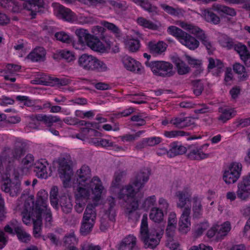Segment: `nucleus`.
Segmentation results:
<instances>
[{
    "label": "nucleus",
    "mask_w": 250,
    "mask_h": 250,
    "mask_svg": "<svg viewBox=\"0 0 250 250\" xmlns=\"http://www.w3.org/2000/svg\"><path fill=\"white\" fill-rule=\"evenodd\" d=\"M150 174L149 169H142L136 174L131 184L123 187L120 190L119 198L127 203L125 212L129 219L136 220L139 217L137 212L139 202L136 197L140 194L139 191L147 182Z\"/></svg>",
    "instance_id": "obj_1"
},
{
    "label": "nucleus",
    "mask_w": 250,
    "mask_h": 250,
    "mask_svg": "<svg viewBox=\"0 0 250 250\" xmlns=\"http://www.w3.org/2000/svg\"><path fill=\"white\" fill-rule=\"evenodd\" d=\"M104 190L102 182L98 176H94L89 183L82 181L78 183L75 191V199L88 201L91 194L93 195V200L99 201Z\"/></svg>",
    "instance_id": "obj_2"
},
{
    "label": "nucleus",
    "mask_w": 250,
    "mask_h": 250,
    "mask_svg": "<svg viewBox=\"0 0 250 250\" xmlns=\"http://www.w3.org/2000/svg\"><path fill=\"white\" fill-rule=\"evenodd\" d=\"M163 234V229L157 228L148 229L147 215H144L143 216L139 238L143 242L146 248L155 249L160 243Z\"/></svg>",
    "instance_id": "obj_3"
},
{
    "label": "nucleus",
    "mask_w": 250,
    "mask_h": 250,
    "mask_svg": "<svg viewBox=\"0 0 250 250\" xmlns=\"http://www.w3.org/2000/svg\"><path fill=\"white\" fill-rule=\"evenodd\" d=\"M47 199L48 194L45 190H41L38 192L34 212L37 219L39 216V219L42 220V216H43L45 226L50 228L52 226V215L50 208H48Z\"/></svg>",
    "instance_id": "obj_4"
},
{
    "label": "nucleus",
    "mask_w": 250,
    "mask_h": 250,
    "mask_svg": "<svg viewBox=\"0 0 250 250\" xmlns=\"http://www.w3.org/2000/svg\"><path fill=\"white\" fill-rule=\"evenodd\" d=\"M78 64L87 71L104 72L109 70L107 65L96 57L87 54H82L78 59Z\"/></svg>",
    "instance_id": "obj_5"
},
{
    "label": "nucleus",
    "mask_w": 250,
    "mask_h": 250,
    "mask_svg": "<svg viewBox=\"0 0 250 250\" xmlns=\"http://www.w3.org/2000/svg\"><path fill=\"white\" fill-rule=\"evenodd\" d=\"M25 152L24 145L21 143L16 144L14 147L11 149L5 147L2 152V157L6 171H9L16 160L20 159Z\"/></svg>",
    "instance_id": "obj_6"
},
{
    "label": "nucleus",
    "mask_w": 250,
    "mask_h": 250,
    "mask_svg": "<svg viewBox=\"0 0 250 250\" xmlns=\"http://www.w3.org/2000/svg\"><path fill=\"white\" fill-rule=\"evenodd\" d=\"M96 206V204L89 203L86 207L80 229L81 232L83 235L89 233L95 224L97 217Z\"/></svg>",
    "instance_id": "obj_7"
},
{
    "label": "nucleus",
    "mask_w": 250,
    "mask_h": 250,
    "mask_svg": "<svg viewBox=\"0 0 250 250\" xmlns=\"http://www.w3.org/2000/svg\"><path fill=\"white\" fill-rule=\"evenodd\" d=\"M8 172L6 171V172L4 173L3 171L0 173V182H3L1 189L4 192L8 193L10 196H17L21 191V182L17 178L12 181Z\"/></svg>",
    "instance_id": "obj_8"
},
{
    "label": "nucleus",
    "mask_w": 250,
    "mask_h": 250,
    "mask_svg": "<svg viewBox=\"0 0 250 250\" xmlns=\"http://www.w3.org/2000/svg\"><path fill=\"white\" fill-rule=\"evenodd\" d=\"M21 200H24L22 208L18 207L19 209H21V215L23 222L28 225L30 224L31 218L36 219V213L35 212V205H34V196L30 195L25 197L22 195L20 198Z\"/></svg>",
    "instance_id": "obj_9"
},
{
    "label": "nucleus",
    "mask_w": 250,
    "mask_h": 250,
    "mask_svg": "<svg viewBox=\"0 0 250 250\" xmlns=\"http://www.w3.org/2000/svg\"><path fill=\"white\" fill-rule=\"evenodd\" d=\"M152 72L156 75L162 77H170L173 74V65L170 63L165 61H154L145 62Z\"/></svg>",
    "instance_id": "obj_10"
},
{
    "label": "nucleus",
    "mask_w": 250,
    "mask_h": 250,
    "mask_svg": "<svg viewBox=\"0 0 250 250\" xmlns=\"http://www.w3.org/2000/svg\"><path fill=\"white\" fill-rule=\"evenodd\" d=\"M58 172L65 187L69 182L73 174L72 162L69 156L61 157L58 160Z\"/></svg>",
    "instance_id": "obj_11"
},
{
    "label": "nucleus",
    "mask_w": 250,
    "mask_h": 250,
    "mask_svg": "<svg viewBox=\"0 0 250 250\" xmlns=\"http://www.w3.org/2000/svg\"><path fill=\"white\" fill-rule=\"evenodd\" d=\"M115 205V199L112 197L107 198L105 207H107L104 214L101 218L100 229L102 231L105 230L109 227V222L114 221L115 218V211L113 208Z\"/></svg>",
    "instance_id": "obj_12"
},
{
    "label": "nucleus",
    "mask_w": 250,
    "mask_h": 250,
    "mask_svg": "<svg viewBox=\"0 0 250 250\" xmlns=\"http://www.w3.org/2000/svg\"><path fill=\"white\" fill-rule=\"evenodd\" d=\"M242 165L238 162L231 163L224 171L223 179L227 184H233L239 178Z\"/></svg>",
    "instance_id": "obj_13"
},
{
    "label": "nucleus",
    "mask_w": 250,
    "mask_h": 250,
    "mask_svg": "<svg viewBox=\"0 0 250 250\" xmlns=\"http://www.w3.org/2000/svg\"><path fill=\"white\" fill-rule=\"evenodd\" d=\"M191 189L188 187H185L182 190L177 191L175 197L177 199L176 206L180 209H185L187 207H191L187 204L191 201Z\"/></svg>",
    "instance_id": "obj_14"
},
{
    "label": "nucleus",
    "mask_w": 250,
    "mask_h": 250,
    "mask_svg": "<svg viewBox=\"0 0 250 250\" xmlns=\"http://www.w3.org/2000/svg\"><path fill=\"white\" fill-rule=\"evenodd\" d=\"M237 197L241 200H246L250 196V173L243 178L237 185Z\"/></svg>",
    "instance_id": "obj_15"
},
{
    "label": "nucleus",
    "mask_w": 250,
    "mask_h": 250,
    "mask_svg": "<svg viewBox=\"0 0 250 250\" xmlns=\"http://www.w3.org/2000/svg\"><path fill=\"white\" fill-rule=\"evenodd\" d=\"M205 146H208V144H205L202 146H198L195 145H192L188 147L187 157L191 160H201L208 158L209 154L204 153L203 148Z\"/></svg>",
    "instance_id": "obj_16"
},
{
    "label": "nucleus",
    "mask_w": 250,
    "mask_h": 250,
    "mask_svg": "<svg viewBox=\"0 0 250 250\" xmlns=\"http://www.w3.org/2000/svg\"><path fill=\"white\" fill-rule=\"evenodd\" d=\"M191 207H187L182 210L179 221V230L182 233H187L190 229Z\"/></svg>",
    "instance_id": "obj_17"
},
{
    "label": "nucleus",
    "mask_w": 250,
    "mask_h": 250,
    "mask_svg": "<svg viewBox=\"0 0 250 250\" xmlns=\"http://www.w3.org/2000/svg\"><path fill=\"white\" fill-rule=\"evenodd\" d=\"M122 62L124 67L128 71L137 74H142L144 71L141 63L129 56L124 57Z\"/></svg>",
    "instance_id": "obj_18"
},
{
    "label": "nucleus",
    "mask_w": 250,
    "mask_h": 250,
    "mask_svg": "<svg viewBox=\"0 0 250 250\" xmlns=\"http://www.w3.org/2000/svg\"><path fill=\"white\" fill-rule=\"evenodd\" d=\"M90 4L100 8L103 7L107 5L109 3L110 5L114 6L115 8L120 9L121 10H125L128 8V5L125 1L117 2L114 0L106 1L105 0H87Z\"/></svg>",
    "instance_id": "obj_19"
},
{
    "label": "nucleus",
    "mask_w": 250,
    "mask_h": 250,
    "mask_svg": "<svg viewBox=\"0 0 250 250\" xmlns=\"http://www.w3.org/2000/svg\"><path fill=\"white\" fill-rule=\"evenodd\" d=\"M137 238L132 234L125 236L118 244V250H136L137 249Z\"/></svg>",
    "instance_id": "obj_20"
},
{
    "label": "nucleus",
    "mask_w": 250,
    "mask_h": 250,
    "mask_svg": "<svg viewBox=\"0 0 250 250\" xmlns=\"http://www.w3.org/2000/svg\"><path fill=\"white\" fill-rule=\"evenodd\" d=\"M169 122L175 127L179 128H184L194 124L192 118L182 116L173 117L170 119Z\"/></svg>",
    "instance_id": "obj_21"
},
{
    "label": "nucleus",
    "mask_w": 250,
    "mask_h": 250,
    "mask_svg": "<svg viewBox=\"0 0 250 250\" xmlns=\"http://www.w3.org/2000/svg\"><path fill=\"white\" fill-rule=\"evenodd\" d=\"M137 6L141 7L144 10L147 12L151 15L158 14L159 9L157 6L151 3L149 0H130Z\"/></svg>",
    "instance_id": "obj_22"
},
{
    "label": "nucleus",
    "mask_w": 250,
    "mask_h": 250,
    "mask_svg": "<svg viewBox=\"0 0 250 250\" xmlns=\"http://www.w3.org/2000/svg\"><path fill=\"white\" fill-rule=\"evenodd\" d=\"M48 163L45 159H41L34 164L35 171L39 178L46 179L48 177L47 167Z\"/></svg>",
    "instance_id": "obj_23"
},
{
    "label": "nucleus",
    "mask_w": 250,
    "mask_h": 250,
    "mask_svg": "<svg viewBox=\"0 0 250 250\" xmlns=\"http://www.w3.org/2000/svg\"><path fill=\"white\" fill-rule=\"evenodd\" d=\"M179 42L191 50H195L200 45L199 42L195 37L191 36L186 32L185 33L184 35L183 36Z\"/></svg>",
    "instance_id": "obj_24"
},
{
    "label": "nucleus",
    "mask_w": 250,
    "mask_h": 250,
    "mask_svg": "<svg viewBox=\"0 0 250 250\" xmlns=\"http://www.w3.org/2000/svg\"><path fill=\"white\" fill-rule=\"evenodd\" d=\"M234 49L239 54L241 59L247 66H250V53L246 46L242 43L233 44Z\"/></svg>",
    "instance_id": "obj_25"
},
{
    "label": "nucleus",
    "mask_w": 250,
    "mask_h": 250,
    "mask_svg": "<svg viewBox=\"0 0 250 250\" xmlns=\"http://www.w3.org/2000/svg\"><path fill=\"white\" fill-rule=\"evenodd\" d=\"M176 24L191 34L195 36L197 38L198 37V36L200 35L204 32L198 26L187 21H178L176 22Z\"/></svg>",
    "instance_id": "obj_26"
},
{
    "label": "nucleus",
    "mask_w": 250,
    "mask_h": 250,
    "mask_svg": "<svg viewBox=\"0 0 250 250\" xmlns=\"http://www.w3.org/2000/svg\"><path fill=\"white\" fill-rule=\"evenodd\" d=\"M202 197L199 195H194L191 198L193 218H199L202 215Z\"/></svg>",
    "instance_id": "obj_27"
},
{
    "label": "nucleus",
    "mask_w": 250,
    "mask_h": 250,
    "mask_svg": "<svg viewBox=\"0 0 250 250\" xmlns=\"http://www.w3.org/2000/svg\"><path fill=\"white\" fill-rule=\"evenodd\" d=\"M69 80L67 79H60L50 76H46L45 80L41 81V84L50 86L66 85L69 83Z\"/></svg>",
    "instance_id": "obj_28"
},
{
    "label": "nucleus",
    "mask_w": 250,
    "mask_h": 250,
    "mask_svg": "<svg viewBox=\"0 0 250 250\" xmlns=\"http://www.w3.org/2000/svg\"><path fill=\"white\" fill-rule=\"evenodd\" d=\"M38 118L39 121L42 122L48 127H51L56 123H58L61 126L62 125L61 119L58 116L39 114Z\"/></svg>",
    "instance_id": "obj_29"
},
{
    "label": "nucleus",
    "mask_w": 250,
    "mask_h": 250,
    "mask_svg": "<svg viewBox=\"0 0 250 250\" xmlns=\"http://www.w3.org/2000/svg\"><path fill=\"white\" fill-rule=\"evenodd\" d=\"M169 147L168 157L170 158L184 154L187 150V148L178 142L171 143Z\"/></svg>",
    "instance_id": "obj_30"
},
{
    "label": "nucleus",
    "mask_w": 250,
    "mask_h": 250,
    "mask_svg": "<svg viewBox=\"0 0 250 250\" xmlns=\"http://www.w3.org/2000/svg\"><path fill=\"white\" fill-rule=\"evenodd\" d=\"M86 45L92 50L100 53H104L106 50V46L100 41L99 38L92 35L86 43Z\"/></svg>",
    "instance_id": "obj_31"
},
{
    "label": "nucleus",
    "mask_w": 250,
    "mask_h": 250,
    "mask_svg": "<svg viewBox=\"0 0 250 250\" xmlns=\"http://www.w3.org/2000/svg\"><path fill=\"white\" fill-rule=\"evenodd\" d=\"M147 46L151 53L160 55L166 50L167 44L163 41L157 42H149L147 43Z\"/></svg>",
    "instance_id": "obj_32"
},
{
    "label": "nucleus",
    "mask_w": 250,
    "mask_h": 250,
    "mask_svg": "<svg viewBox=\"0 0 250 250\" xmlns=\"http://www.w3.org/2000/svg\"><path fill=\"white\" fill-rule=\"evenodd\" d=\"M208 61V68L209 71L212 70L214 72V74L216 75H218L223 72L224 66L221 60L213 58H209Z\"/></svg>",
    "instance_id": "obj_33"
},
{
    "label": "nucleus",
    "mask_w": 250,
    "mask_h": 250,
    "mask_svg": "<svg viewBox=\"0 0 250 250\" xmlns=\"http://www.w3.org/2000/svg\"><path fill=\"white\" fill-rule=\"evenodd\" d=\"M58 11L62 18L66 21L73 22L77 19L76 15L70 9L62 5H58Z\"/></svg>",
    "instance_id": "obj_34"
},
{
    "label": "nucleus",
    "mask_w": 250,
    "mask_h": 250,
    "mask_svg": "<svg viewBox=\"0 0 250 250\" xmlns=\"http://www.w3.org/2000/svg\"><path fill=\"white\" fill-rule=\"evenodd\" d=\"M45 50L42 47L35 48L27 56V58L32 62H39L43 61L45 56Z\"/></svg>",
    "instance_id": "obj_35"
},
{
    "label": "nucleus",
    "mask_w": 250,
    "mask_h": 250,
    "mask_svg": "<svg viewBox=\"0 0 250 250\" xmlns=\"http://www.w3.org/2000/svg\"><path fill=\"white\" fill-rule=\"evenodd\" d=\"M76 174L78 177V183H81L82 181L87 183L90 181L89 179L91 177V170L87 166H83L80 169L77 170Z\"/></svg>",
    "instance_id": "obj_36"
},
{
    "label": "nucleus",
    "mask_w": 250,
    "mask_h": 250,
    "mask_svg": "<svg viewBox=\"0 0 250 250\" xmlns=\"http://www.w3.org/2000/svg\"><path fill=\"white\" fill-rule=\"evenodd\" d=\"M231 229V225L229 222L226 221L221 225H216V237L222 239L227 236Z\"/></svg>",
    "instance_id": "obj_37"
},
{
    "label": "nucleus",
    "mask_w": 250,
    "mask_h": 250,
    "mask_svg": "<svg viewBox=\"0 0 250 250\" xmlns=\"http://www.w3.org/2000/svg\"><path fill=\"white\" fill-rule=\"evenodd\" d=\"M212 10L218 13H223L229 16L234 17L236 15V12L234 8L223 5L220 4L214 3L212 5Z\"/></svg>",
    "instance_id": "obj_38"
},
{
    "label": "nucleus",
    "mask_w": 250,
    "mask_h": 250,
    "mask_svg": "<svg viewBox=\"0 0 250 250\" xmlns=\"http://www.w3.org/2000/svg\"><path fill=\"white\" fill-rule=\"evenodd\" d=\"M59 203L62 212L68 214L71 212L73 205L71 198L65 195L60 198Z\"/></svg>",
    "instance_id": "obj_39"
},
{
    "label": "nucleus",
    "mask_w": 250,
    "mask_h": 250,
    "mask_svg": "<svg viewBox=\"0 0 250 250\" xmlns=\"http://www.w3.org/2000/svg\"><path fill=\"white\" fill-rule=\"evenodd\" d=\"M201 16L208 21L214 24H218L220 21V18L209 9L201 10Z\"/></svg>",
    "instance_id": "obj_40"
},
{
    "label": "nucleus",
    "mask_w": 250,
    "mask_h": 250,
    "mask_svg": "<svg viewBox=\"0 0 250 250\" xmlns=\"http://www.w3.org/2000/svg\"><path fill=\"white\" fill-rule=\"evenodd\" d=\"M149 216L153 222L160 223L163 220L164 211L158 207H153L150 210Z\"/></svg>",
    "instance_id": "obj_41"
},
{
    "label": "nucleus",
    "mask_w": 250,
    "mask_h": 250,
    "mask_svg": "<svg viewBox=\"0 0 250 250\" xmlns=\"http://www.w3.org/2000/svg\"><path fill=\"white\" fill-rule=\"evenodd\" d=\"M22 228L21 224L16 220H12L5 226L4 230L10 234H14Z\"/></svg>",
    "instance_id": "obj_42"
},
{
    "label": "nucleus",
    "mask_w": 250,
    "mask_h": 250,
    "mask_svg": "<svg viewBox=\"0 0 250 250\" xmlns=\"http://www.w3.org/2000/svg\"><path fill=\"white\" fill-rule=\"evenodd\" d=\"M75 34L78 38L79 42L82 44L86 43L92 36L87 30L83 28L76 29Z\"/></svg>",
    "instance_id": "obj_43"
},
{
    "label": "nucleus",
    "mask_w": 250,
    "mask_h": 250,
    "mask_svg": "<svg viewBox=\"0 0 250 250\" xmlns=\"http://www.w3.org/2000/svg\"><path fill=\"white\" fill-rule=\"evenodd\" d=\"M219 112L220 113V115L218 117V120L224 123L229 120L235 115L234 110L232 109L220 108Z\"/></svg>",
    "instance_id": "obj_44"
},
{
    "label": "nucleus",
    "mask_w": 250,
    "mask_h": 250,
    "mask_svg": "<svg viewBox=\"0 0 250 250\" xmlns=\"http://www.w3.org/2000/svg\"><path fill=\"white\" fill-rule=\"evenodd\" d=\"M125 46L130 52H135L140 48V42L134 39H127L125 41Z\"/></svg>",
    "instance_id": "obj_45"
},
{
    "label": "nucleus",
    "mask_w": 250,
    "mask_h": 250,
    "mask_svg": "<svg viewBox=\"0 0 250 250\" xmlns=\"http://www.w3.org/2000/svg\"><path fill=\"white\" fill-rule=\"evenodd\" d=\"M218 41L222 47L227 48L228 49H230L233 46L234 42L232 39L226 35H220L218 38Z\"/></svg>",
    "instance_id": "obj_46"
},
{
    "label": "nucleus",
    "mask_w": 250,
    "mask_h": 250,
    "mask_svg": "<svg viewBox=\"0 0 250 250\" xmlns=\"http://www.w3.org/2000/svg\"><path fill=\"white\" fill-rule=\"evenodd\" d=\"M136 21L139 25L144 28L151 30H157L158 28V26L156 24L142 17L137 18Z\"/></svg>",
    "instance_id": "obj_47"
},
{
    "label": "nucleus",
    "mask_w": 250,
    "mask_h": 250,
    "mask_svg": "<svg viewBox=\"0 0 250 250\" xmlns=\"http://www.w3.org/2000/svg\"><path fill=\"white\" fill-rule=\"evenodd\" d=\"M63 243L65 247L69 249L70 247L77 244L78 239L76 238L74 232L71 231L69 234H66L63 238Z\"/></svg>",
    "instance_id": "obj_48"
},
{
    "label": "nucleus",
    "mask_w": 250,
    "mask_h": 250,
    "mask_svg": "<svg viewBox=\"0 0 250 250\" xmlns=\"http://www.w3.org/2000/svg\"><path fill=\"white\" fill-rule=\"evenodd\" d=\"M161 7L167 13L175 16L182 15L184 12V11L181 8L179 7L173 8L166 4H161Z\"/></svg>",
    "instance_id": "obj_49"
},
{
    "label": "nucleus",
    "mask_w": 250,
    "mask_h": 250,
    "mask_svg": "<svg viewBox=\"0 0 250 250\" xmlns=\"http://www.w3.org/2000/svg\"><path fill=\"white\" fill-rule=\"evenodd\" d=\"M100 146L103 147H112L113 149L117 151H121L125 150L124 148L122 146L116 145L114 142L110 140L101 138Z\"/></svg>",
    "instance_id": "obj_50"
},
{
    "label": "nucleus",
    "mask_w": 250,
    "mask_h": 250,
    "mask_svg": "<svg viewBox=\"0 0 250 250\" xmlns=\"http://www.w3.org/2000/svg\"><path fill=\"white\" fill-rule=\"evenodd\" d=\"M164 135L167 138H175L179 137H183L189 135V133L183 130H174L171 131H165Z\"/></svg>",
    "instance_id": "obj_51"
},
{
    "label": "nucleus",
    "mask_w": 250,
    "mask_h": 250,
    "mask_svg": "<svg viewBox=\"0 0 250 250\" xmlns=\"http://www.w3.org/2000/svg\"><path fill=\"white\" fill-rule=\"evenodd\" d=\"M167 32L168 34L173 36L176 37L179 42L182 38L183 36L184 35L185 31H183L181 29L175 26H170L167 28Z\"/></svg>",
    "instance_id": "obj_52"
},
{
    "label": "nucleus",
    "mask_w": 250,
    "mask_h": 250,
    "mask_svg": "<svg viewBox=\"0 0 250 250\" xmlns=\"http://www.w3.org/2000/svg\"><path fill=\"white\" fill-rule=\"evenodd\" d=\"M54 36L57 40L63 43H70L72 41L71 36L62 31L56 32Z\"/></svg>",
    "instance_id": "obj_53"
},
{
    "label": "nucleus",
    "mask_w": 250,
    "mask_h": 250,
    "mask_svg": "<svg viewBox=\"0 0 250 250\" xmlns=\"http://www.w3.org/2000/svg\"><path fill=\"white\" fill-rule=\"evenodd\" d=\"M178 73L180 75H185L189 72V67L183 61L178 60L176 62Z\"/></svg>",
    "instance_id": "obj_54"
},
{
    "label": "nucleus",
    "mask_w": 250,
    "mask_h": 250,
    "mask_svg": "<svg viewBox=\"0 0 250 250\" xmlns=\"http://www.w3.org/2000/svg\"><path fill=\"white\" fill-rule=\"evenodd\" d=\"M58 187L56 186L53 187L50 192V199L51 205L55 208H57L58 205Z\"/></svg>",
    "instance_id": "obj_55"
},
{
    "label": "nucleus",
    "mask_w": 250,
    "mask_h": 250,
    "mask_svg": "<svg viewBox=\"0 0 250 250\" xmlns=\"http://www.w3.org/2000/svg\"><path fill=\"white\" fill-rule=\"evenodd\" d=\"M38 116H39V114H32L29 116L28 118L30 121L27 126V127L32 129L37 130L39 129L40 124L39 123L40 121L38 118Z\"/></svg>",
    "instance_id": "obj_56"
},
{
    "label": "nucleus",
    "mask_w": 250,
    "mask_h": 250,
    "mask_svg": "<svg viewBox=\"0 0 250 250\" xmlns=\"http://www.w3.org/2000/svg\"><path fill=\"white\" fill-rule=\"evenodd\" d=\"M125 175L126 172L124 170H118L116 171L114 176V180L112 183V186L115 187L118 186L125 176Z\"/></svg>",
    "instance_id": "obj_57"
},
{
    "label": "nucleus",
    "mask_w": 250,
    "mask_h": 250,
    "mask_svg": "<svg viewBox=\"0 0 250 250\" xmlns=\"http://www.w3.org/2000/svg\"><path fill=\"white\" fill-rule=\"evenodd\" d=\"M186 59L189 64L198 69L197 74H199L203 70L201 67L202 62L199 60L196 59L188 55L186 56Z\"/></svg>",
    "instance_id": "obj_58"
},
{
    "label": "nucleus",
    "mask_w": 250,
    "mask_h": 250,
    "mask_svg": "<svg viewBox=\"0 0 250 250\" xmlns=\"http://www.w3.org/2000/svg\"><path fill=\"white\" fill-rule=\"evenodd\" d=\"M63 122L69 125H76L79 124L81 125H91V124L89 122H86L84 121H79L77 118L72 117H66L63 119Z\"/></svg>",
    "instance_id": "obj_59"
},
{
    "label": "nucleus",
    "mask_w": 250,
    "mask_h": 250,
    "mask_svg": "<svg viewBox=\"0 0 250 250\" xmlns=\"http://www.w3.org/2000/svg\"><path fill=\"white\" fill-rule=\"evenodd\" d=\"M33 218V234L35 237H39L41 235V227L42 225V220Z\"/></svg>",
    "instance_id": "obj_60"
},
{
    "label": "nucleus",
    "mask_w": 250,
    "mask_h": 250,
    "mask_svg": "<svg viewBox=\"0 0 250 250\" xmlns=\"http://www.w3.org/2000/svg\"><path fill=\"white\" fill-rule=\"evenodd\" d=\"M101 24L105 28L110 31L113 34L116 36H119L120 33V30L119 28L114 24L110 22H108L106 21H103L101 22Z\"/></svg>",
    "instance_id": "obj_61"
},
{
    "label": "nucleus",
    "mask_w": 250,
    "mask_h": 250,
    "mask_svg": "<svg viewBox=\"0 0 250 250\" xmlns=\"http://www.w3.org/2000/svg\"><path fill=\"white\" fill-rule=\"evenodd\" d=\"M197 39L201 41L202 44L206 46L207 49L209 51L212 50L213 46L212 43L209 41L204 31L200 35L198 36Z\"/></svg>",
    "instance_id": "obj_62"
},
{
    "label": "nucleus",
    "mask_w": 250,
    "mask_h": 250,
    "mask_svg": "<svg viewBox=\"0 0 250 250\" xmlns=\"http://www.w3.org/2000/svg\"><path fill=\"white\" fill-rule=\"evenodd\" d=\"M144 131L140 130L134 134H125L121 136V140L125 142H132L134 141L138 138H139L143 133Z\"/></svg>",
    "instance_id": "obj_63"
},
{
    "label": "nucleus",
    "mask_w": 250,
    "mask_h": 250,
    "mask_svg": "<svg viewBox=\"0 0 250 250\" xmlns=\"http://www.w3.org/2000/svg\"><path fill=\"white\" fill-rule=\"evenodd\" d=\"M59 53L60 56L68 62L73 61L75 59L74 53L69 50H62L60 51Z\"/></svg>",
    "instance_id": "obj_64"
}]
</instances>
